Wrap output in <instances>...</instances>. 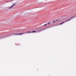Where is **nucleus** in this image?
<instances>
[{"mask_svg": "<svg viewBox=\"0 0 76 76\" xmlns=\"http://www.w3.org/2000/svg\"><path fill=\"white\" fill-rule=\"evenodd\" d=\"M29 33H32V32L31 31H28V32H24L23 33H21L20 34H13V35H22V34H28Z\"/></svg>", "mask_w": 76, "mask_h": 76, "instance_id": "f257e3e1", "label": "nucleus"}, {"mask_svg": "<svg viewBox=\"0 0 76 76\" xmlns=\"http://www.w3.org/2000/svg\"><path fill=\"white\" fill-rule=\"evenodd\" d=\"M71 19H72L71 18L68 20H67L66 21H64V22L61 23H60V25H62V24L64 23H65V22H68V21H69V20H71Z\"/></svg>", "mask_w": 76, "mask_h": 76, "instance_id": "f03ea898", "label": "nucleus"}, {"mask_svg": "<svg viewBox=\"0 0 76 76\" xmlns=\"http://www.w3.org/2000/svg\"><path fill=\"white\" fill-rule=\"evenodd\" d=\"M15 5H16L15 4H12V5L11 6V7L9 8V9H11V8H12V7H13V6H15Z\"/></svg>", "mask_w": 76, "mask_h": 76, "instance_id": "7ed1b4c3", "label": "nucleus"}, {"mask_svg": "<svg viewBox=\"0 0 76 76\" xmlns=\"http://www.w3.org/2000/svg\"><path fill=\"white\" fill-rule=\"evenodd\" d=\"M36 32H41V31H40V30L39 29H37L36 30Z\"/></svg>", "mask_w": 76, "mask_h": 76, "instance_id": "20e7f679", "label": "nucleus"}, {"mask_svg": "<svg viewBox=\"0 0 76 76\" xmlns=\"http://www.w3.org/2000/svg\"><path fill=\"white\" fill-rule=\"evenodd\" d=\"M75 17H76V15H75L74 16H73V17H72L71 18V19H73V18H75Z\"/></svg>", "mask_w": 76, "mask_h": 76, "instance_id": "39448f33", "label": "nucleus"}, {"mask_svg": "<svg viewBox=\"0 0 76 76\" xmlns=\"http://www.w3.org/2000/svg\"><path fill=\"white\" fill-rule=\"evenodd\" d=\"M32 33H34L35 32H37L36 31H31Z\"/></svg>", "mask_w": 76, "mask_h": 76, "instance_id": "423d86ee", "label": "nucleus"}, {"mask_svg": "<svg viewBox=\"0 0 76 76\" xmlns=\"http://www.w3.org/2000/svg\"><path fill=\"white\" fill-rule=\"evenodd\" d=\"M43 30H44V28H42V29H40V31H43Z\"/></svg>", "mask_w": 76, "mask_h": 76, "instance_id": "0eeeda50", "label": "nucleus"}, {"mask_svg": "<svg viewBox=\"0 0 76 76\" xmlns=\"http://www.w3.org/2000/svg\"><path fill=\"white\" fill-rule=\"evenodd\" d=\"M47 29V27H46V28H43V29H44V30L45 29Z\"/></svg>", "mask_w": 76, "mask_h": 76, "instance_id": "6e6552de", "label": "nucleus"}, {"mask_svg": "<svg viewBox=\"0 0 76 76\" xmlns=\"http://www.w3.org/2000/svg\"><path fill=\"white\" fill-rule=\"evenodd\" d=\"M50 22H49L48 23V25H50Z\"/></svg>", "mask_w": 76, "mask_h": 76, "instance_id": "1a4fd4ad", "label": "nucleus"}, {"mask_svg": "<svg viewBox=\"0 0 76 76\" xmlns=\"http://www.w3.org/2000/svg\"><path fill=\"white\" fill-rule=\"evenodd\" d=\"M47 25V24H45V25H43V26H46Z\"/></svg>", "mask_w": 76, "mask_h": 76, "instance_id": "9d476101", "label": "nucleus"}, {"mask_svg": "<svg viewBox=\"0 0 76 76\" xmlns=\"http://www.w3.org/2000/svg\"><path fill=\"white\" fill-rule=\"evenodd\" d=\"M55 22H56V21H53V23H55Z\"/></svg>", "mask_w": 76, "mask_h": 76, "instance_id": "9b49d317", "label": "nucleus"}, {"mask_svg": "<svg viewBox=\"0 0 76 76\" xmlns=\"http://www.w3.org/2000/svg\"><path fill=\"white\" fill-rule=\"evenodd\" d=\"M50 26V28H51V27H52V26Z\"/></svg>", "mask_w": 76, "mask_h": 76, "instance_id": "f8f14e48", "label": "nucleus"}, {"mask_svg": "<svg viewBox=\"0 0 76 76\" xmlns=\"http://www.w3.org/2000/svg\"><path fill=\"white\" fill-rule=\"evenodd\" d=\"M58 20H56V21H57V22H58Z\"/></svg>", "mask_w": 76, "mask_h": 76, "instance_id": "ddd939ff", "label": "nucleus"}, {"mask_svg": "<svg viewBox=\"0 0 76 76\" xmlns=\"http://www.w3.org/2000/svg\"><path fill=\"white\" fill-rule=\"evenodd\" d=\"M49 28H51V26H49Z\"/></svg>", "mask_w": 76, "mask_h": 76, "instance_id": "4468645a", "label": "nucleus"}, {"mask_svg": "<svg viewBox=\"0 0 76 76\" xmlns=\"http://www.w3.org/2000/svg\"><path fill=\"white\" fill-rule=\"evenodd\" d=\"M49 28V27H47V28Z\"/></svg>", "mask_w": 76, "mask_h": 76, "instance_id": "2eb2a0df", "label": "nucleus"}, {"mask_svg": "<svg viewBox=\"0 0 76 76\" xmlns=\"http://www.w3.org/2000/svg\"><path fill=\"white\" fill-rule=\"evenodd\" d=\"M57 25H56V26H57Z\"/></svg>", "mask_w": 76, "mask_h": 76, "instance_id": "dca6fc26", "label": "nucleus"}]
</instances>
